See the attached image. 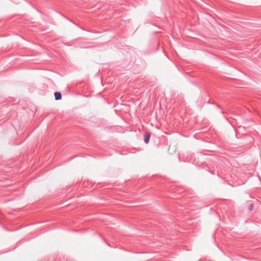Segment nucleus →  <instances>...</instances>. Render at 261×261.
<instances>
[{
    "label": "nucleus",
    "mask_w": 261,
    "mask_h": 261,
    "mask_svg": "<svg viewBox=\"0 0 261 261\" xmlns=\"http://www.w3.org/2000/svg\"><path fill=\"white\" fill-rule=\"evenodd\" d=\"M55 99L57 100H60L62 98V95L59 92H56L54 94Z\"/></svg>",
    "instance_id": "obj_2"
},
{
    "label": "nucleus",
    "mask_w": 261,
    "mask_h": 261,
    "mask_svg": "<svg viewBox=\"0 0 261 261\" xmlns=\"http://www.w3.org/2000/svg\"><path fill=\"white\" fill-rule=\"evenodd\" d=\"M150 137V133H148V132H146L144 135V142L146 144H147L149 142Z\"/></svg>",
    "instance_id": "obj_1"
}]
</instances>
